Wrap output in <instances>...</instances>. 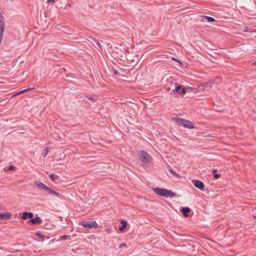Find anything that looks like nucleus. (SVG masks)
<instances>
[{
  "label": "nucleus",
  "mask_w": 256,
  "mask_h": 256,
  "mask_svg": "<svg viewBox=\"0 0 256 256\" xmlns=\"http://www.w3.org/2000/svg\"><path fill=\"white\" fill-rule=\"evenodd\" d=\"M153 192L156 194L165 198H172L175 196V194L170 190L160 188H153Z\"/></svg>",
  "instance_id": "obj_1"
},
{
  "label": "nucleus",
  "mask_w": 256,
  "mask_h": 256,
  "mask_svg": "<svg viewBox=\"0 0 256 256\" xmlns=\"http://www.w3.org/2000/svg\"><path fill=\"white\" fill-rule=\"evenodd\" d=\"M138 157L142 165L144 166L149 164L152 159L151 156L144 150H142L139 152Z\"/></svg>",
  "instance_id": "obj_2"
},
{
  "label": "nucleus",
  "mask_w": 256,
  "mask_h": 256,
  "mask_svg": "<svg viewBox=\"0 0 256 256\" xmlns=\"http://www.w3.org/2000/svg\"><path fill=\"white\" fill-rule=\"evenodd\" d=\"M178 125L182 126L186 128L192 129L194 128L192 122L190 121L184 120L182 118H176Z\"/></svg>",
  "instance_id": "obj_3"
},
{
  "label": "nucleus",
  "mask_w": 256,
  "mask_h": 256,
  "mask_svg": "<svg viewBox=\"0 0 256 256\" xmlns=\"http://www.w3.org/2000/svg\"><path fill=\"white\" fill-rule=\"evenodd\" d=\"M79 225L88 228H96L98 226L96 221H83L80 222Z\"/></svg>",
  "instance_id": "obj_4"
},
{
  "label": "nucleus",
  "mask_w": 256,
  "mask_h": 256,
  "mask_svg": "<svg viewBox=\"0 0 256 256\" xmlns=\"http://www.w3.org/2000/svg\"><path fill=\"white\" fill-rule=\"evenodd\" d=\"M46 191L48 194H49L50 195H52V196H56V197H58V198H61V195L59 193H58V192L52 190L51 188H48V186H47L46 188V190H44Z\"/></svg>",
  "instance_id": "obj_5"
},
{
  "label": "nucleus",
  "mask_w": 256,
  "mask_h": 256,
  "mask_svg": "<svg viewBox=\"0 0 256 256\" xmlns=\"http://www.w3.org/2000/svg\"><path fill=\"white\" fill-rule=\"evenodd\" d=\"M194 186L202 190L204 188V183L199 180H196L193 181Z\"/></svg>",
  "instance_id": "obj_6"
},
{
  "label": "nucleus",
  "mask_w": 256,
  "mask_h": 256,
  "mask_svg": "<svg viewBox=\"0 0 256 256\" xmlns=\"http://www.w3.org/2000/svg\"><path fill=\"white\" fill-rule=\"evenodd\" d=\"M29 222L33 224H38L42 223V220L38 216L34 218H31Z\"/></svg>",
  "instance_id": "obj_7"
},
{
  "label": "nucleus",
  "mask_w": 256,
  "mask_h": 256,
  "mask_svg": "<svg viewBox=\"0 0 256 256\" xmlns=\"http://www.w3.org/2000/svg\"><path fill=\"white\" fill-rule=\"evenodd\" d=\"M34 216V214L32 212H24L22 214V218L24 220H26L28 218H32Z\"/></svg>",
  "instance_id": "obj_8"
},
{
  "label": "nucleus",
  "mask_w": 256,
  "mask_h": 256,
  "mask_svg": "<svg viewBox=\"0 0 256 256\" xmlns=\"http://www.w3.org/2000/svg\"><path fill=\"white\" fill-rule=\"evenodd\" d=\"M34 184L38 188L42 190H45L48 186L44 183L37 181L35 182Z\"/></svg>",
  "instance_id": "obj_9"
},
{
  "label": "nucleus",
  "mask_w": 256,
  "mask_h": 256,
  "mask_svg": "<svg viewBox=\"0 0 256 256\" xmlns=\"http://www.w3.org/2000/svg\"><path fill=\"white\" fill-rule=\"evenodd\" d=\"M174 84L177 85L174 89V92L173 93L174 96V98L178 97V94L177 92H178L180 90V89L182 88V85L178 84V83L175 82Z\"/></svg>",
  "instance_id": "obj_10"
},
{
  "label": "nucleus",
  "mask_w": 256,
  "mask_h": 256,
  "mask_svg": "<svg viewBox=\"0 0 256 256\" xmlns=\"http://www.w3.org/2000/svg\"><path fill=\"white\" fill-rule=\"evenodd\" d=\"M190 209L188 207H184L182 208L181 212L184 216L187 217L188 216V214L190 212Z\"/></svg>",
  "instance_id": "obj_11"
},
{
  "label": "nucleus",
  "mask_w": 256,
  "mask_h": 256,
  "mask_svg": "<svg viewBox=\"0 0 256 256\" xmlns=\"http://www.w3.org/2000/svg\"><path fill=\"white\" fill-rule=\"evenodd\" d=\"M120 224H122L121 226H120L118 228L120 231H123L124 229H125L128 225V222L125 220H122L120 222Z\"/></svg>",
  "instance_id": "obj_12"
},
{
  "label": "nucleus",
  "mask_w": 256,
  "mask_h": 256,
  "mask_svg": "<svg viewBox=\"0 0 256 256\" xmlns=\"http://www.w3.org/2000/svg\"><path fill=\"white\" fill-rule=\"evenodd\" d=\"M12 216V214L8 212L4 213L2 212V220H8Z\"/></svg>",
  "instance_id": "obj_13"
},
{
  "label": "nucleus",
  "mask_w": 256,
  "mask_h": 256,
  "mask_svg": "<svg viewBox=\"0 0 256 256\" xmlns=\"http://www.w3.org/2000/svg\"><path fill=\"white\" fill-rule=\"evenodd\" d=\"M34 88H26V90H22V91H20L18 92H17L16 94L14 96H18V95H20V94H22L25 92H28L29 90H33Z\"/></svg>",
  "instance_id": "obj_14"
},
{
  "label": "nucleus",
  "mask_w": 256,
  "mask_h": 256,
  "mask_svg": "<svg viewBox=\"0 0 256 256\" xmlns=\"http://www.w3.org/2000/svg\"><path fill=\"white\" fill-rule=\"evenodd\" d=\"M49 177L52 182H54L56 179H58L59 178L58 176L52 174H50Z\"/></svg>",
  "instance_id": "obj_15"
},
{
  "label": "nucleus",
  "mask_w": 256,
  "mask_h": 256,
  "mask_svg": "<svg viewBox=\"0 0 256 256\" xmlns=\"http://www.w3.org/2000/svg\"><path fill=\"white\" fill-rule=\"evenodd\" d=\"M204 18L206 20H208V22H214L216 21V20L212 18V17H210V16H204Z\"/></svg>",
  "instance_id": "obj_16"
},
{
  "label": "nucleus",
  "mask_w": 256,
  "mask_h": 256,
  "mask_svg": "<svg viewBox=\"0 0 256 256\" xmlns=\"http://www.w3.org/2000/svg\"><path fill=\"white\" fill-rule=\"evenodd\" d=\"M186 92H194L195 90H196V88H192L190 86L186 87Z\"/></svg>",
  "instance_id": "obj_17"
},
{
  "label": "nucleus",
  "mask_w": 256,
  "mask_h": 256,
  "mask_svg": "<svg viewBox=\"0 0 256 256\" xmlns=\"http://www.w3.org/2000/svg\"><path fill=\"white\" fill-rule=\"evenodd\" d=\"M170 172L174 175L175 177L177 178H179L180 177V175L177 174L173 169L170 168L169 170Z\"/></svg>",
  "instance_id": "obj_18"
},
{
  "label": "nucleus",
  "mask_w": 256,
  "mask_h": 256,
  "mask_svg": "<svg viewBox=\"0 0 256 256\" xmlns=\"http://www.w3.org/2000/svg\"><path fill=\"white\" fill-rule=\"evenodd\" d=\"M218 170L216 169H214L212 170L214 174V176L215 179H218L220 177V175L218 174H216Z\"/></svg>",
  "instance_id": "obj_19"
},
{
  "label": "nucleus",
  "mask_w": 256,
  "mask_h": 256,
  "mask_svg": "<svg viewBox=\"0 0 256 256\" xmlns=\"http://www.w3.org/2000/svg\"><path fill=\"white\" fill-rule=\"evenodd\" d=\"M92 40H93L94 42H95V44H96V45L100 48H102V46H101L100 43L98 40H96L95 38H93Z\"/></svg>",
  "instance_id": "obj_20"
},
{
  "label": "nucleus",
  "mask_w": 256,
  "mask_h": 256,
  "mask_svg": "<svg viewBox=\"0 0 256 256\" xmlns=\"http://www.w3.org/2000/svg\"><path fill=\"white\" fill-rule=\"evenodd\" d=\"M181 93L183 95L185 94L186 93V88L182 86V88L180 89V92L179 94Z\"/></svg>",
  "instance_id": "obj_21"
},
{
  "label": "nucleus",
  "mask_w": 256,
  "mask_h": 256,
  "mask_svg": "<svg viewBox=\"0 0 256 256\" xmlns=\"http://www.w3.org/2000/svg\"><path fill=\"white\" fill-rule=\"evenodd\" d=\"M48 153V147H46L43 150V154L44 156H46Z\"/></svg>",
  "instance_id": "obj_22"
},
{
  "label": "nucleus",
  "mask_w": 256,
  "mask_h": 256,
  "mask_svg": "<svg viewBox=\"0 0 256 256\" xmlns=\"http://www.w3.org/2000/svg\"><path fill=\"white\" fill-rule=\"evenodd\" d=\"M15 168V166H10L8 167V170H12Z\"/></svg>",
  "instance_id": "obj_23"
},
{
  "label": "nucleus",
  "mask_w": 256,
  "mask_h": 256,
  "mask_svg": "<svg viewBox=\"0 0 256 256\" xmlns=\"http://www.w3.org/2000/svg\"><path fill=\"white\" fill-rule=\"evenodd\" d=\"M87 98H88V100H91V101H94L95 100L94 98H93L92 96H88Z\"/></svg>",
  "instance_id": "obj_24"
},
{
  "label": "nucleus",
  "mask_w": 256,
  "mask_h": 256,
  "mask_svg": "<svg viewBox=\"0 0 256 256\" xmlns=\"http://www.w3.org/2000/svg\"><path fill=\"white\" fill-rule=\"evenodd\" d=\"M68 238V236L67 235H63L62 236H61V238L62 239L64 240H66Z\"/></svg>",
  "instance_id": "obj_25"
},
{
  "label": "nucleus",
  "mask_w": 256,
  "mask_h": 256,
  "mask_svg": "<svg viewBox=\"0 0 256 256\" xmlns=\"http://www.w3.org/2000/svg\"><path fill=\"white\" fill-rule=\"evenodd\" d=\"M36 235L42 238L44 237V236L40 232H37L36 234Z\"/></svg>",
  "instance_id": "obj_26"
},
{
  "label": "nucleus",
  "mask_w": 256,
  "mask_h": 256,
  "mask_svg": "<svg viewBox=\"0 0 256 256\" xmlns=\"http://www.w3.org/2000/svg\"><path fill=\"white\" fill-rule=\"evenodd\" d=\"M126 244L125 243H122L119 246V248H121L122 246H126Z\"/></svg>",
  "instance_id": "obj_27"
},
{
  "label": "nucleus",
  "mask_w": 256,
  "mask_h": 256,
  "mask_svg": "<svg viewBox=\"0 0 256 256\" xmlns=\"http://www.w3.org/2000/svg\"><path fill=\"white\" fill-rule=\"evenodd\" d=\"M55 0H48V4L52 2V3H53L54 2Z\"/></svg>",
  "instance_id": "obj_28"
},
{
  "label": "nucleus",
  "mask_w": 256,
  "mask_h": 256,
  "mask_svg": "<svg viewBox=\"0 0 256 256\" xmlns=\"http://www.w3.org/2000/svg\"><path fill=\"white\" fill-rule=\"evenodd\" d=\"M114 75H116V74H118V71H117V70H114Z\"/></svg>",
  "instance_id": "obj_29"
},
{
  "label": "nucleus",
  "mask_w": 256,
  "mask_h": 256,
  "mask_svg": "<svg viewBox=\"0 0 256 256\" xmlns=\"http://www.w3.org/2000/svg\"><path fill=\"white\" fill-rule=\"evenodd\" d=\"M0 220H2V212H0Z\"/></svg>",
  "instance_id": "obj_30"
},
{
  "label": "nucleus",
  "mask_w": 256,
  "mask_h": 256,
  "mask_svg": "<svg viewBox=\"0 0 256 256\" xmlns=\"http://www.w3.org/2000/svg\"><path fill=\"white\" fill-rule=\"evenodd\" d=\"M252 65L256 66V62H254L252 63Z\"/></svg>",
  "instance_id": "obj_31"
},
{
  "label": "nucleus",
  "mask_w": 256,
  "mask_h": 256,
  "mask_svg": "<svg viewBox=\"0 0 256 256\" xmlns=\"http://www.w3.org/2000/svg\"><path fill=\"white\" fill-rule=\"evenodd\" d=\"M172 59H173L174 60H175L178 61V62H180V61H179V60H176V59H175L174 58H172Z\"/></svg>",
  "instance_id": "obj_32"
},
{
  "label": "nucleus",
  "mask_w": 256,
  "mask_h": 256,
  "mask_svg": "<svg viewBox=\"0 0 256 256\" xmlns=\"http://www.w3.org/2000/svg\"><path fill=\"white\" fill-rule=\"evenodd\" d=\"M166 90L168 91L170 90V88H166Z\"/></svg>",
  "instance_id": "obj_33"
},
{
  "label": "nucleus",
  "mask_w": 256,
  "mask_h": 256,
  "mask_svg": "<svg viewBox=\"0 0 256 256\" xmlns=\"http://www.w3.org/2000/svg\"><path fill=\"white\" fill-rule=\"evenodd\" d=\"M246 29H245L244 31L247 32V28H246Z\"/></svg>",
  "instance_id": "obj_34"
},
{
  "label": "nucleus",
  "mask_w": 256,
  "mask_h": 256,
  "mask_svg": "<svg viewBox=\"0 0 256 256\" xmlns=\"http://www.w3.org/2000/svg\"><path fill=\"white\" fill-rule=\"evenodd\" d=\"M246 29H245L244 31L247 32V28H246Z\"/></svg>",
  "instance_id": "obj_35"
}]
</instances>
